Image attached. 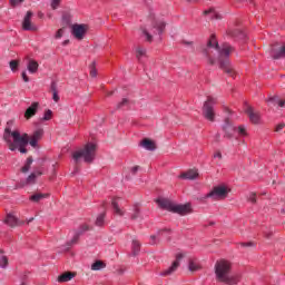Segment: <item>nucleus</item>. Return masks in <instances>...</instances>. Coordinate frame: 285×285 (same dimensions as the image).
<instances>
[{"label":"nucleus","instance_id":"1","mask_svg":"<svg viewBox=\"0 0 285 285\" xmlns=\"http://www.w3.org/2000/svg\"><path fill=\"white\" fill-rule=\"evenodd\" d=\"M210 48H214V50H218V63L220 70L224 71L225 75H228L229 77L235 78V68H233V65H230V52H233V46L228 43H224L222 48H219V43L217 42V38L215 36H212L209 41L207 42V48L203 50L206 57H210Z\"/></svg>","mask_w":285,"mask_h":285},{"label":"nucleus","instance_id":"2","mask_svg":"<svg viewBox=\"0 0 285 285\" xmlns=\"http://www.w3.org/2000/svg\"><path fill=\"white\" fill-rule=\"evenodd\" d=\"M13 121L10 120L7 122V127L4 129L3 139L6 144L8 145L9 150L14 153L17 148H19V153H22L26 155L28 153V149H26V146L29 144L30 136L28 134H21L18 130L12 131L10 128L12 126Z\"/></svg>","mask_w":285,"mask_h":285},{"label":"nucleus","instance_id":"3","mask_svg":"<svg viewBox=\"0 0 285 285\" xmlns=\"http://www.w3.org/2000/svg\"><path fill=\"white\" fill-rule=\"evenodd\" d=\"M214 271L217 282H222L227 285H237L238 282H242V274H232L233 265L226 259L217 261Z\"/></svg>","mask_w":285,"mask_h":285},{"label":"nucleus","instance_id":"4","mask_svg":"<svg viewBox=\"0 0 285 285\" xmlns=\"http://www.w3.org/2000/svg\"><path fill=\"white\" fill-rule=\"evenodd\" d=\"M97 155V145L88 142L82 149H79L72 154L73 160L77 163L79 159H83L86 164H92Z\"/></svg>","mask_w":285,"mask_h":285},{"label":"nucleus","instance_id":"5","mask_svg":"<svg viewBox=\"0 0 285 285\" xmlns=\"http://www.w3.org/2000/svg\"><path fill=\"white\" fill-rule=\"evenodd\" d=\"M156 204H158L159 208H161L163 210L176 213L177 215H188V213H190V204L175 205L167 198H158L156 200Z\"/></svg>","mask_w":285,"mask_h":285},{"label":"nucleus","instance_id":"6","mask_svg":"<svg viewBox=\"0 0 285 285\" xmlns=\"http://www.w3.org/2000/svg\"><path fill=\"white\" fill-rule=\"evenodd\" d=\"M230 187L225 184H219L214 186L212 190L206 194L205 199H213L214 202H222V199H226L228 194L230 193Z\"/></svg>","mask_w":285,"mask_h":285},{"label":"nucleus","instance_id":"7","mask_svg":"<svg viewBox=\"0 0 285 285\" xmlns=\"http://www.w3.org/2000/svg\"><path fill=\"white\" fill-rule=\"evenodd\" d=\"M215 98L208 97L207 101H205L203 107V115L205 119L208 121H215V110L213 109V106H215Z\"/></svg>","mask_w":285,"mask_h":285},{"label":"nucleus","instance_id":"8","mask_svg":"<svg viewBox=\"0 0 285 285\" xmlns=\"http://www.w3.org/2000/svg\"><path fill=\"white\" fill-rule=\"evenodd\" d=\"M88 32L87 24H73L71 26V35H73L75 39L78 41H81L83 37H86V33Z\"/></svg>","mask_w":285,"mask_h":285},{"label":"nucleus","instance_id":"9","mask_svg":"<svg viewBox=\"0 0 285 285\" xmlns=\"http://www.w3.org/2000/svg\"><path fill=\"white\" fill-rule=\"evenodd\" d=\"M271 55H272L273 59H284L285 45L284 43H274L271 47Z\"/></svg>","mask_w":285,"mask_h":285},{"label":"nucleus","instance_id":"10","mask_svg":"<svg viewBox=\"0 0 285 285\" xmlns=\"http://www.w3.org/2000/svg\"><path fill=\"white\" fill-rule=\"evenodd\" d=\"M87 230H90V227L88 225H81L79 230L72 237V239L67 242L65 250H70L72 244H77V242H79V237H81L83 233H87Z\"/></svg>","mask_w":285,"mask_h":285},{"label":"nucleus","instance_id":"11","mask_svg":"<svg viewBox=\"0 0 285 285\" xmlns=\"http://www.w3.org/2000/svg\"><path fill=\"white\" fill-rule=\"evenodd\" d=\"M180 259H184V254L178 253V254L176 255V261L171 264V266H169L167 269L163 271V272L160 273V275H161L163 277H166V276H168V275H173V273H175V272L177 271V268H179V261H180Z\"/></svg>","mask_w":285,"mask_h":285},{"label":"nucleus","instance_id":"12","mask_svg":"<svg viewBox=\"0 0 285 285\" xmlns=\"http://www.w3.org/2000/svg\"><path fill=\"white\" fill-rule=\"evenodd\" d=\"M32 16H33L32 11L27 12L22 21V28L24 30H31L32 32H35L37 30V26L32 23Z\"/></svg>","mask_w":285,"mask_h":285},{"label":"nucleus","instance_id":"13","mask_svg":"<svg viewBox=\"0 0 285 285\" xmlns=\"http://www.w3.org/2000/svg\"><path fill=\"white\" fill-rule=\"evenodd\" d=\"M41 137H43V129H38L33 131V134L29 137V144L32 148H37L39 141H41Z\"/></svg>","mask_w":285,"mask_h":285},{"label":"nucleus","instance_id":"14","mask_svg":"<svg viewBox=\"0 0 285 285\" xmlns=\"http://www.w3.org/2000/svg\"><path fill=\"white\" fill-rule=\"evenodd\" d=\"M223 130H225V135L226 137H228V139H230L235 135V132H237V128L233 126V122H230V119H225Z\"/></svg>","mask_w":285,"mask_h":285},{"label":"nucleus","instance_id":"15","mask_svg":"<svg viewBox=\"0 0 285 285\" xmlns=\"http://www.w3.org/2000/svg\"><path fill=\"white\" fill-rule=\"evenodd\" d=\"M178 177L179 179H197L198 177H202V176L199 175V170H197L196 168H193L181 173Z\"/></svg>","mask_w":285,"mask_h":285},{"label":"nucleus","instance_id":"16","mask_svg":"<svg viewBox=\"0 0 285 285\" xmlns=\"http://www.w3.org/2000/svg\"><path fill=\"white\" fill-rule=\"evenodd\" d=\"M164 233H167L168 234V236H167V242H170V233H171V230L170 229H168V228H164V229H159L158 232H157V235H151L150 236V245L151 246H155V244H157V237H161V235H164Z\"/></svg>","mask_w":285,"mask_h":285},{"label":"nucleus","instance_id":"17","mask_svg":"<svg viewBox=\"0 0 285 285\" xmlns=\"http://www.w3.org/2000/svg\"><path fill=\"white\" fill-rule=\"evenodd\" d=\"M37 110H39V102H32L29 108H27L24 112V118L32 119L37 115Z\"/></svg>","mask_w":285,"mask_h":285},{"label":"nucleus","instance_id":"18","mask_svg":"<svg viewBox=\"0 0 285 285\" xmlns=\"http://www.w3.org/2000/svg\"><path fill=\"white\" fill-rule=\"evenodd\" d=\"M73 277H77V273L66 272V273H62L60 276H58V282L60 284H65L66 282H70V279H73Z\"/></svg>","mask_w":285,"mask_h":285},{"label":"nucleus","instance_id":"19","mask_svg":"<svg viewBox=\"0 0 285 285\" xmlns=\"http://www.w3.org/2000/svg\"><path fill=\"white\" fill-rule=\"evenodd\" d=\"M246 112L252 121V124H259V112L252 109V107H248L246 109Z\"/></svg>","mask_w":285,"mask_h":285},{"label":"nucleus","instance_id":"20","mask_svg":"<svg viewBox=\"0 0 285 285\" xmlns=\"http://www.w3.org/2000/svg\"><path fill=\"white\" fill-rule=\"evenodd\" d=\"M166 29V22L161 21V20H157L154 23V35H163L164 30Z\"/></svg>","mask_w":285,"mask_h":285},{"label":"nucleus","instance_id":"21","mask_svg":"<svg viewBox=\"0 0 285 285\" xmlns=\"http://www.w3.org/2000/svg\"><path fill=\"white\" fill-rule=\"evenodd\" d=\"M4 223L7 224V226H10L11 228H14V226H19V219L14 217V215L12 214L7 215Z\"/></svg>","mask_w":285,"mask_h":285},{"label":"nucleus","instance_id":"22","mask_svg":"<svg viewBox=\"0 0 285 285\" xmlns=\"http://www.w3.org/2000/svg\"><path fill=\"white\" fill-rule=\"evenodd\" d=\"M118 199H119V197L112 198V200H111V207H112L114 213H115L116 215H119L120 217H122L124 210H121V208H119Z\"/></svg>","mask_w":285,"mask_h":285},{"label":"nucleus","instance_id":"23","mask_svg":"<svg viewBox=\"0 0 285 285\" xmlns=\"http://www.w3.org/2000/svg\"><path fill=\"white\" fill-rule=\"evenodd\" d=\"M131 255L134 257H137V255H139L140 250H141V243H139V240L134 239L132 240V245H131Z\"/></svg>","mask_w":285,"mask_h":285},{"label":"nucleus","instance_id":"24","mask_svg":"<svg viewBox=\"0 0 285 285\" xmlns=\"http://www.w3.org/2000/svg\"><path fill=\"white\" fill-rule=\"evenodd\" d=\"M140 146H142V148H145L146 150H155V148H157L155 146V142L148 138H145L141 142Z\"/></svg>","mask_w":285,"mask_h":285},{"label":"nucleus","instance_id":"25","mask_svg":"<svg viewBox=\"0 0 285 285\" xmlns=\"http://www.w3.org/2000/svg\"><path fill=\"white\" fill-rule=\"evenodd\" d=\"M37 184V179H24L16 185L14 188H26V186H35Z\"/></svg>","mask_w":285,"mask_h":285},{"label":"nucleus","instance_id":"26","mask_svg":"<svg viewBox=\"0 0 285 285\" xmlns=\"http://www.w3.org/2000/svg\"><path fill=\"white\" fill-rule=\"evenodd\" d=\"M27 69L29 70V72L31 75H35V72H37L39 70V63L35 60H30L27 66Z\"/></svg>","mask_w":285,"mask_h":285},{"label":"nucleus","instance_id":"27","mask_svg":"<svg viewBox=\"0 0 285 285\" xmlns=\"http://www.w3.org/2000/svg\"><path fill=\"white\" fill-rule=\"evenodd\" d=\"M46 197H48V194H33L29 199L35 204H39V202H41V199H46Z\"/></svg>","mask_w":285,"mask_h":285},{"label":"nucleus","instance_id":"28","mask_svg":"<svg viewBox=\"0 0 285 285\" xmlns=\"http://www.w3.org/2000/svg\"><path fill=\"white\" fill-rule=\"evenodd\" d=\"M106 268V263L102 261H96L94 264H91V271H101Z\"/></svg>","mask_w":285,"mask_h":285},{"label":"nucleus","instance_id":"29","mask_svg":"<svg viewBox=\"0 0 285 285\" xmlns=\"http://www.w3.org/2000/svg\"><path fill=\"white\" fill-rule=\"evenodd\" d=\"M139 217H141V209L139 208V205H135L130 219L135 220V219H139Z\"/></svg>","mask_w":285,"mask_h":285},{"label":"nucleus","instance_id":"30","mask_svg":"<svg viewBox=\"0 0 285 285\" xmlns=\"http://www.w3.org/2000/svg\"><path fill=\"white\" fill-rule=\"evenodd\" d=\"M199 265L197 264V262H195V259H189L188 263V269L190 271V273H195L197 271H199Z\"/></svg>","mask_w":285,"mask_h":285},{"label":"nucleus","instance_id":"31","mask_svg":"<svg viewBox=\"0 0 285 285\" xmlns=\"http://www.w3.org/2000/svg\"><path fill=\"white\" fill-rule=\"evenodd\" d=\"M274 233H275V229H273V227H265L263 229V235L266 239H271V237H273Z\"/></svg>","mask_w":285,"mask_h":285},{"label":"nucleus","instance_id":"32","mask_svg":"<svg viewBox=\"0 0 285 285\" xmlns=\"http://www.w3.org/2000/svg\"><path fill=\"white\" fill-rule=\"evenodd\" d=\"M32 161H33L32 156H29L27 158L24 166L21 168V173H28V170H30V167L32 166Z\"/></svg>","mask_w":285,"mask_h":285},{"label":"nucleus","instance_id":"33","mask_svg":"<svg viewBox=\"0 0 285 285\" xmlns=\"http://www.w3.org/2000/svg\"><path fill=\"white\" fill-rule=\"evenodd\" d=\"M136 57L140 61L142 57H146V49H144L142 47H137Z\"/></svg>","mask_w":285,"mask_h":285},{"label":"nucleus","instance_id":"34","mask_svg":"<svg viewBox=\"0 0 285 285\" xmlns=\"http://www.w3.org/2000/svg\"><path fill=\"white\" fill-rule=\"evenodd\" d=\"M277 101H279V97L274 96V97H269L266 102L268 104V106H277Z\"/></svg>","mask_w":285,"mask_h":285},{"label":"nucleus","instance_id":"35","mask_svg":"<svg viewBox=\"0 0 285 285\" xmlns=\"http://www.w3.org/2000/svg\"><path fill=\"white\" fill-rule=\"evenodd\" d=\"M106 219V214H100L96 219V226H102Z\"/></svg>","mask_w":285,"mask_h":285},{"label":"nucleus","instance_id":"36","mask_svg":"<svg viewBox=\"0 0 285 285\" xmlns=\"http://www.w3.org/2000/svg\"><path fill=\"white\" fill-rule=\"evenodd\" d=\"M204 14H212V19H222V14L213 11V10H207V11H204Z\"/></svg>","mask_w":285,"mask_h":285},{"label":"nucleus","instance_id":"37","mask_svg":"<svg viewBox=\"0 0 285 285\" xmlns=\"http://www.w3.org/2000/svg\"><path fill=\"white\" fill-rule=\"evenodd\" d=\"M0 268H8V256H1Z\"/></svg>","mask_w":285,"mask_h":285},{"label":"nucleus","instance_id":"38","mask_svg":"<svg viewBox=\"0 0 285 285\" xmlns=\"http://www.w3.org/2000/svg\"><path fill=\"white\" fill-rule=\"evenodd\" d=\"M10 69L12 70V72H14V70H17L19 68V60H11L9 62Z\"/></svg>","mask_w":285,"mask_h":285},{"label":"nucleus","instance_id":"39","mask_svg":"<svg viewBox=\"0 0 285 285\" xmlns=\"http://www.w3.org/2000/svg\"><path fill=\"white\" fill-rule=\"evenodd\" d=\"M43 121H50L52 119V110L48 109L45 111Z\"/></svg>","mask_w":285,"mask_h":285},{"label":"nucleus","instance_id":"40","mask_svg":"<svg viewBox=\"0 0 285 285\" xmlns=\"http://www.w3.org/2000/svg\"><path fill=\"white\" fill-rule=\"evenodd\" d=\"M236 130H237V132H238V135H239L240 137H246V135H248V134L246 132V127H244V126H239Z\"/></svg>","mask_w":285,"mask_h":285},{"label":"nucleus","instance_id":"41","mask_svg":"<svg viewBox=\"0 0 285 285\" xmlns=\"http://www.w3.org/2000/svg\"><path fill=\"white\" fill-rule=\"evenodd\" d=\"M23 1L26 0H9V3L11 8H17V6H19V3H23Z\"/></svg>","mask_w":285,"mask_h":285},{"label":"nucleus","instance_id":"42","mask_svg":"<svg viewBox=\"0 0 285 285\" xmlns=\"http://www.w3.org/2000/svg\"><path fill=\"white\" fill-rule=\"evenodd\" d=\"M142 35H145L146 40H147L149 43H151V41H153V35H150V32H148V30H146V29L142 30Z\"/></svg>","mask_w":285,"mask_h":285},{"label":"nucleus","instance_id":"43","mask_svg":"<svg viewBox=\"0 0 285 285\" xmlns=\"http://www.w3.org/2000/svg\"><path fill=\"white\" fill-rule=\"evenodd\" d=\"M248 202L257 204V195L255 193L249 194Z\"/></svg>","mask_w":285,"mask_h":285},{"label":"nucleus","instance_id":"44","mask_svg":"<svg viewBox=\"0 0 285 285\" xmlns=\"http://www.w3.org/2000/svg\"><path fill=\"white\" fill-rule=\"evenodd\" d=\"M90 77H97V68H95V62L90 65Z\"/></svg>","mask_w":285,"mask_h":285},{"label":"nucleus","instance_id":"45","mask_svg":"<svg viewBox=\"0 0 285 285\" xmlns=\"http://www.w3.org/2000/svg\"><path fill=\"white\" fill-rule=\"evenodd\" d=\"M59 3H61V0H51L52 10H57L59 8Z\"/></svg>","mask_w":285,"mask_h":285},{"label":"nucleus","instance_id":"46","mask_svg":"<svg viewBox=\"0 0 285 285\" xmlns=\"http://www.w3.org/2000/svg\"><path fill=\"white\" fill-rule=\"evenodd\" d=\"M65 29L61 28L56 33V39H61L63 37Z\"/></svg>","mask_w":285,"mask_h":285},{"label":"nucleus","instance_id":"47","mask_svg":"<svg viewBox=\"0 0 285 285\" xmlns=\"http://www.w3.org/2000/svg\"><path fill=\"white\" fill-rule=\"evenodd\" d=\"M141 167H139V166H134V167H131L130 168V173H131V175H137V173H139V169H140Z\"/></svg>","mask_w":285,"mask_h":285},{"label":"nucleus","instance_id":"48","mask_svg":"<svg viewBox=\"0 0 285 285\" xmlns=\"http://www.w3.org/2000/svg\"><path fill=\"white\" fill-rule=\"evenodd\" d=\"M124 106H128V100L125 98L117 105V108H124Z\"/></svg>","mask_w":285,"mask_h":285},{"label":"nucleus","instance_id":"49","mask_svg":"<svg viewBox=\"0 0 285 285\" xmlns=\"http://www.w3.org/2000/svg\"><path fill=\"white\" fill-rule=\"evenodd\" d=\"M284 128H285V124L282 122V124H279V125L276 126L275 131H276V132H281L282 130H284Z\"/></svg>","mask_w":285,"mask_h":285},{"label":"nucleus","instance_id":"50","mask_svg":"<svg viewBox=\"0 0 285 285\" xmlns=\"http://www.w3.org/2000/svg\"><path fill=\"white\" fill-rule=\"evenodd\" d=\"M52 99H53V101L56 102V104H58V101H59V92L58 91H55L53 94H52Z\"/></svg>","mask_w":285,"mask_h":285},{"label":"nucleus","instance_id":"51","mask_svg":"<svg viewBox=\"0 0 285 285\" xmlns=\"http://www.w3.org/2000/svg\"><path fill=\"white\" fill-rule=\"evenodd\" d=\"M240 246H243V248H247V247H250V246H255V244L253 242L240 243Z\"/></svg>","mask_w":285,"mask_h":285},{"label":"nucleus","instance_id":"52","mask_svg":"<svg viewBox=\"0 0 285 285\" xmlns=\"http://www.w3.org/2000/svg\"><path fill=\"white\" fill-rule=\"evenodd\" d=\"M214 159H218V161H222V151H216L214 154Z\"/></svg>","mask_w":285,"mask_h":285},{"label":"nucleus","instance_id":"53","mask_svg":"<svg viewBox=\"0 0 285 285\" xmlns=\"http://www.w3.org/2000/svg\"><path fill=\"white\" fill-rule=\"evenodd\" d=\"M277 106H279V108H285V100L278 98Z\"/></svg>","mask_w":285,"mask_h":285},{"label":"nucleus","instance_id":"54","mask_svg":"<svg viewBox=\"0 0 285 285\" xmlns=\"http://www.w3.org/2000/svg\"><path fill=\"white\" fill-rule=\"evenodd\" d=\"M37 177H41V173H38V174L33 173V174H31L29 176V179H37Z\"/></svg>","mask_w":285,"mask_h":285},{"label":"nucleus","instance_id":"55","mask_svg":"<svg viewBox=\"0 0 285 285\" xmlns=\"http://www.w3.org/2000/svg\"><path fill=\"white\" fill-rule=\"evenodd\" d=\"M22 79L26 83H28V81H30V78H28V75L26 73V71L22 72Z\"/></svg>","mask_w":285,"mask_h":285},{"label":"nucleus","instance_id":"56","mask_svg":"<svg viewBox=\"0 0 285 285\" xmlns=\"http://www.w3.org/2000/svg\"><path fill=\"white\" fill-rule=\"evenodd\" d=\"M51 92H57V82L51 83Z\"/></svg>","mask_w":285,"mask_h":285},{"label":"nucleus","instance_id":"57","mask_svg":"<svg viewBox=\"0 0 285 285\" xmlns=\"http://www.w3.org/2000/svg\"><path fill=\"white\" fill-rule=\"evenodd\" d=\"M70 43V40H65L63 42H62V46H68Z\"/></svg>","mask_w":285,"mask_h":285},{"label":"nucleus","instance_id":"58","mask_svg":"<svg viewBox=\"0 0 285 285\" xmlns=\"http://www.w3.org/2000/svg\"><path fill=\"white\" fill-rule=\"evenodd\" d=\"M209 63L210 66H215V60H213V58H209Z\"/></svg>","mask_w":285,"mask_h":285},{"label":"nucleus","instance_id":"59","mask_svg":"<svg viewBox=\"0 0 285 285\" xmlns=\"http://www.w3.org/2000/svg\"><path fill=\"white\" fill-rule=\"evenodd\" d=\"M77 170L78 169L76 168V170L73 173H71V177H77V175H76Z\"/></svg>","mask_w":285,"mask_h":285},{"label":"nucleus","instance_id":"60","mask_svg":"<svg viewBox=\"0 0 285 285\" xmlns=\"http://www.w3.org/2000/svg\"><path fill=\"white\" fill-rule=\"evenodd\" d=\"M107 95H108V97H111V95H112V91L108 92Z\"/></svg>","mask_w":285,"mask_h":285},{"label":"nucleus","instance_id":"61","mask_svg":"<svg viewBox=\"0 0 285 285\" xmlns=\"http://www.w3.org/2000/svg\"><path fill=\"white\" fill-rule=\"evenodd\" d=\"M281 213L284 215L285 214V209L283 208V209H281Z\"/></svg>","mask_w":285,"mask_h":285},{"label":"nucleus","instance_id":"62","mask_svg":"<svg viewBox=\"0 0 285 285\" xmlns=\"http://www.w3.org/2000/svg\"><path fill=\"white\" fill-rule=\"evenodd\" d=\"M0 255H3V250L2 249H0Z\"/></svg>","mask_w":285,"mask_h":285},{"label":"nucleus","instance_id":"63","mask_svg":"<svg viewBox=\"0 0 285 285\" xmlns=\"http://www.w3.org/2000/svg\"><path fill=\"white\" fill-rule=\"evenodd\" d=\"M187 1H189V2H190V1H197V0H187Z\"/></svg>","mask_w":285,"mask_h":285},{"label":"nucleus","instance_id":"64","mask_svg":"<svg viewBox=\"0 0 285 285\" xmlns=\"http://www.w3.org/2000/svg\"><path fill=\"white\" fill-rule=\"evenodd\" d=\"M273 185H275V180H273V183H272Z\"/></svg>","mask_w":285,"mask_h":285}]
</instances>
